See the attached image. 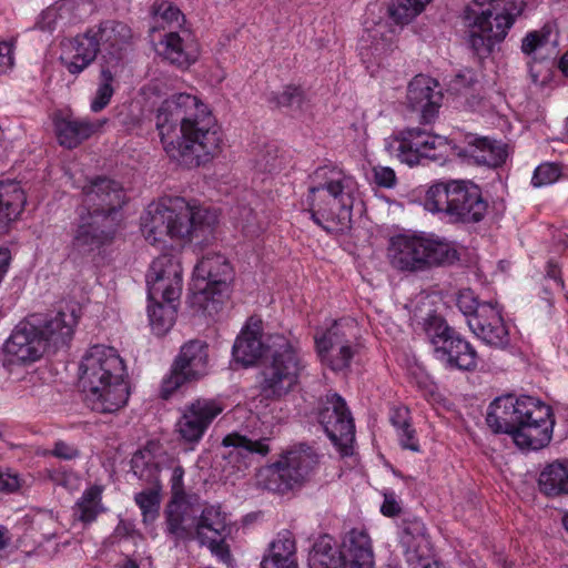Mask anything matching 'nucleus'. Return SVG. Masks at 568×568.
Instances as JSON below:
<instances>
[{"label": "nucleus", "instance_id": "cd10ccee", "mask_svg": "<svg viewBox=\"0 0 568 568\" xmlns=\"http://www.w3.org/2000/svg\"><path fill=\"white\" fill-rule=\"evenodd\" d=\"M106 122V119L91 120L73 115H57L53 119L58 141L60 145L67 149H74L80 145L83 141L100 132Z\"/></svg>", "mask_w": 568, "mask_h": 568}, {"label": "nucleus", "instance_id": "69168bd1", "mask_svg": "<svg viewBox=\"0 0 568 568\" xmlns=\"http://www.w3.org/2000/svg\"><path fill=\"white\" fill-rule=\"evenodd\" d=\"M390 422H392V425L397 429V432H400L402 429L409 426L410 422H409L408 408L407 407L395 408L390 416Z\"/></svg>", "mask_w": 568, "mask_h": 568}, {"label": "nucleus", "instance_id": "c03bdc74", "mask_svg": "<svg viewBox=\"0 0 568 568\" xmlns=\"http://www.w3.org/2000/svg\"><path fill=\"white\" fill-rule=\"evenodd\" d=\"M150 325L156 335H164L175 322L176 307L173 303L162 304L154 302L148 308Z\"/></svg>", "mask_w": 568, "mask_h": 568}, {"label": "nucleus", "instance_id": "4468645a", "mask_svg": "<svg viewBox=\"0 0 568 568\" xmlns=\"http://www.w3.org/2000/svg\"><path fill=\"white\" fill-rule=\"evenodd\" d=\"M447 148L446 139L433 135L419 128L406 129L392 136L386 144L389 154L395 155L402 163L414 166L420 160H439Z\"/></svg>", "mask_w": 568, "mask_h": 568}, {"label": "nucleus", "instance_id": "f257e3e1", "mask_svg": "<svg viewBox=\"0 0 568 568\" xmlns=\"http://www.w3.org/2000/svg\"><path fill=\"white\" fill-rule=\"evenodd\" d=\"M155 125L168 156L185 168L204 165L222 151V131L195 95L175 93L165 99L158 109Z\"/></svg>", "mask_w": 568, "mask_h": 568}, {"label": "nucleus", "instance_id": "bb28decb", "mask_svg": "<svg viewBox=\"0 0 568 568\" xmlns=\"http://www.w3.org/2000/svg\"><path fill=\"white\" fill-rule=\"evenodd\" d=\"M161 57L179 68L186 69L199 57V44L190 30H171L160 41Z\"/></svg>", "mask_w": 568, "mask_h": 568}, {"label": "nucleus", "instance_id": "7c9ffc66", "mask_svg": "<svg viewBox=\"0 0 568 568\" xmlns=\"http://www.w3.org/2000/svg\"><path fill=\"white\" fill-rule=\"evenodd\" d=\"M435 356L450 368L471 371L477 365L475 348L457 332L442 343V347L436 349Z\"/></svg>", "mask_w": 568, "mask_h": 568}, {"label": "nucleus", "instance_id": "9d476101", "mask_svg": "<svg viewBox=\"0 0 568 568\" xmlns=\"http://www.w3.org/2000/svg\"><path fill=\"white\" fill-rule=\"evenodd\" d=\"M232 273L230 262L220 253H207L195 265L192 284L193 303L204 314L214 316L223 308Z\"/></svg>", "mask_w": 568, "mask_h": 568}, {"label": "nucleus", "instance_id": "f8f14e48", "mask_svg": "<svg viewBox=\"0 0 568 568\" xmlns=\"http://www.w3.org/2000/svg\"><path fill=\"white\" fill-rule=\"evenodd\" d=\"M357 334L358 327L354 320L335 321L321 336H315L321 361L335 372L348 368L359 351Z\"/></svg>", "mask_w": 568, "mask_h": 568}, {"label": "nucleus", "instance_id": "393cba45", "mask_svg": "<svg viewBox=\"0 0 568 568\" xmlns=\"http://www.w3.org/2000/svg\"><path fill=\"white\" fill-rule=\"evenodd\" d=\"M468 326L477 337L490 346L505 348L509 344V332L500 310L491 302L483 305L476 316L469 317Z\"/></svg>", "mask_w": 568, "mask_h": 568}, {"label": "nucleus", "instance_id": "412c9836", "mask_svg": "<svg viewBox=\"0 0 568 568\" xmlns=\"http://www.w3.org/2000/svg\"><path fill=\"white\" fill-rule=\"evenodd\" d=\"M536 398L521 396L515 398L511 395L496 398L488 408L486 423L495 434H508L514 436L519 422L525 418Z\"/></svg>", "mask_w": 568, "mask_h": 568}, {"label": "nucleus", "instance_id": "1a4fd4ad", "mask_svg": "<svg viewBox=\"0 0 568 568\" xmlns=\"http://www.w3.org/2000/svg\"><path fill=\"white\" fill-rule=\"evenodd\" d=\"M310 568H373L374 552L366 531L352 529L336 547L329 536H323L314 544L308 557Z\"/></svg>", "mask_w": 568, "mask_h": 568}, {"label": "nucleus", "instance_id": "0eeeda50", "mask_svg": "<svg viewBox=\"0 0 568 568\" xmlns=\"http://www.w3.org/2000/svg\"><path fill=\"white\" fill-rule=\"evenodd\" d=\"M305 362L296 344L282 335L272 337L261 371L260 395L280 399L297 385Z\"/></svg>", "mask_w": 568, "mask_h": 568}, {"label": "nucleus", "instance_id": "603ef678", "mask_svg": "<svg viewBox=\"0 0 568 568\" xmlns=\"http://www.w3.org/2000/svg\"><path fill=\"white\" fill-rule=\"evenodd\" d=\"M193 381L184 372L180 371L174 364L172 365L171 372L162 381L161 385V397L168 399L178 388H180L185 382Z\"/></svg>", "mask_w": 568, "mask_h": 568}, {"label": "nucleus", "instance_id": "09e8293b", "mask_svg": "<svg viewBox=\"0 0 568 568\" xmlns=\"http://www.w3.org/2000/svg\"><path fill=\"white\" fill-rule=\"evenodd\" d=\"M424 331L429 342L434 346V353L442 347V343L447 341L455 331L450 328L445 320L438 315H429L424 321Z\"/></svg>", "mask_w": 568, "mask_h": 568}, {"label": "nucleus", "instance_id": "c9c22d12", "mask_svg": "<svg viewBox=\"0 0 568 568\" xmlns=\"http://www.w3.org/2000/svg\"><path fill=\"white\" fill-rule=\"evenodd\" d=\"M26 202L27 196L20 182L0 180V227L19 217Z\"/></svg>", "mask_w": 568, "mask_h": 568}, {"label": "nucleus", "instance_id": "3c124183", "mask_svg": "<svg viewBox=\"0 0 568 568\" xmlns=\"http://www.w3.org/2000/svg\"><path fill=\"white\" fill-rule=\"evenodd\" d=\"M27 485V477L20 475L18 471L10 468H0V493L13 494Z\"/></svg>", "mask_w": 568, "mask_h": 568}, {"label": "nucleus", "instance_id": "39448f33", "mask_svg": "<svg viewBox=\"0 0 568 568\" xmlns=\"http://www.w3.org/2000/svg\"><path fill=\"white\" fill-rule=\"evenodd\" d=\"M525 4L517 0H473L463 11L469 28L468 44L480 59L487 58L503 42Z\"/></svg>", "mask_w": 568, "mask_h": 568}, {"label": "nucleus", "instance_id": "a18cd8bd", "mask_svg": "<svg viewBox=\"0 0 568 568\" xmlns=\"http://www.w3.org/2000/svg\"><path fill=\"white\" fill-rule=\"evenodd\" d=\"M111 68L112 67H101L98 88L90 103V109L94 113L105 109L114 94V74Z\"/></svg>", "mask_w": 568, "mask_h": 568}, {"label": "nucleus", "instance_id": "a878e982", "mask_svg": "<svg viewBox=\"0 0 568 568\" xmlns=\"http://www.w3.org/2000/svg\"><path fill=\"white\" fill-rule=\"evenodd\" d=\"M438 82L427 75L418 74L408 84L407 101L413 110L420 111L425 123L432 122L442 105L443 94L436 90Z\"/></svg>", "mask_w": 568, "mask_h": 568}, {"label": "nucleus", "instance_id": "6e6d98bb", "mask_svg": "<svg viewBox=\"0 0 568 568\" xmlns=\"http://www.w3.org/2000/svg\"><path fill=\"white\" fill-rule=\"evenodd\" d=\"M239 220L243 232L248 236H255L262 231L257 215L251 207H243L239 212Z\"/></svg>", "mask_w": 568, "mask_h": 568}, {"label": "nucleus", "instance_id": "c756f323", "mask_svg": "<svg viewBox=\"0 0 568 568\" xmlns=\"http://www.w3.org/2000/svg\"><path fill=\"white\" fill-rule=\"evenodd\" d=\"M459 154L473 159L477 164L489 168L503 165L508 156L505 143L475 135L466 136V144Z\"/></svg>", "mask_w": 568, "mask_h": 568}, {"label": "nucleus", "instance_id": "c85d7f7f", "mask_svg": "<svg viewBox=\"0 0 568 568\" xmlns=\"http://www.w3.org/2000/svg\"><path fill=\"white\" fill-rule=\"evenodd\" d=\"M67 48L69 53L62 57L61 61L68 72L73 75L84 71L97 59L101 50L99 39L92 28L69 40Z\"/></svg>", "mask_w": 568, "mask_h": 568}, {"label": "nucleus", "instance_id": "ea45409f", "mask_svg": "<svg viewBox=\"0 0 568 568\" xmlns=\"http://www.w3.org/2000/svg\"><path fill=\"white\" fill-rule=\"evenodd\" d=\"M103 488L93 485L87 488L73 508V516L83 524L93 523L105 510L102 505Z\"/></svg>", "mask_w": 568, "mask_h": 568}, {"label": "nucleus", "instance_id": "0e129e2a", "mask_svg": "<svg viewBox=\"0 0 568 568\" xmlns=\"http://www.w3.org/2000/svg\"><path fill=\"white\" fill-rule=\"evenodd\" d=\"M52 455L61 459L71 460L77 458L80 453L75 447L64 442H57L52 449Z\"/></svg>", "mask_w": 568, "mask_h": 568}, {"label": "nucleus", "instance_id": "f704fd0d", "mask_svg": "<svg viewBox=\"0 0 568 568\" xmlns=\"http://www.w3.org/2000/svg\"><path fill=\"white\" fill-rule=\"evenodd\" d=\"M296 546L291 531L277 534L264 555L261 568H297Z\"/></svg>", "mask_w": 568, "mask_h": 568}, {"label": "nucleus", "instance_id": "f03ea898", "mask_svg": "<svg viewBox=\"0 0 568 568\" xmlns=\"http://www.w3.org/2000/svg\"><path fill=\"white\" fill-rule=\"evenodd\" d=\"M79 374L84 402L92 410L112 414L126 405L130 396L126 367L113 347H90L81 359Z\"/></svg>", "mask_w": 568, "mask_h": 568}, {"label": "nucleus", "instance_id": "ddd939ff", "mask_svg": "<svg viewBox=\"0 0 568 568\" xmlns=\"http://www.w3.org/2000/svg\"><path fill=\"white\" fill-rule=\"evenodd\" d=\"M118 219L82 207L72 229L71 248L79 255H89L112 243Z\"/></svg>", "mask_w": 568, "mask_h": 568}, {"label": "nucleus", "instance_id": "8fccbe9b", "mask_svg": "<svg viewBox=\"0 0 568 568\" xmlns=\"http://www.w3.org/2000/svg\"><path fill=\"white\" fill-rule=\"evenodd\" d=\"M561 175V169L557 163H542L538 165L532 174L531 184L534 187H541L555 183Z\"/></svg>", "mask_w": 568, "mask_h": 568}, {"label": "nucleus", "instance_id": "680f3d73", "mask_svg": "<svg viewBox=\"0 0 568 568\" xmlns=\"http://www.w3.org/2000/svg\"><path fill=\"white\" fill-rule=\"evenodd\" d=\"M375 183L383 187H392L396 182V175L390 168L378 166L374 169Z\"/></svg>", "mask_w": 568, "mask_h": 568}, {"label": "nucleus", "instance_id": "5fc2aeb1", "mask_svg": "<svg viewBox=\"0 0 568 568\" xmlns=\"http://www.w3.org/2000/svg\"><path fill=\"white\" fill-rule=\"evenodd\" d=\"M255 165L261 172H273L278 169L277 150L274 146H267L261 151L255 160Z\"/></svg>", "mask_w": 568, "mask_h": 568}, {"label": "nucleus", "instance_id": "864d4df0", "mask_svg": "<svg viewBox=\"0 0 568 568\" xmlns=\"http://www.w3.org/2000/svg\"><path fill=\"white\" fill-rule=\"evenodd\" d=\"M488 302L480 303L477 296L471 290H463L457 296V306L460 312L466 316L467 321L469 317H474L479 313V308L483 305H487Z\"/></svg>", "mask_w": 568, "mask_h": 568}, {"label": "nucleus", "instance_id": "2f4dec72", "mask_svg": "<svg viewBox=\"0 0 568 568\" xmlns=\"http://www.w3.org/2000/svg\"><path fill=\"white\" fill-rule=\"evenodd\" d=\"M261 321L251 317L242 328L233 345L232 354L244 366L254 364L263 354Z\"/></svg>", "mask_w": 568, "mask_h": 568}, {"label": "nucleus", "instance_id": "4c0bfd02", "mask_svg": "<svg viewBox=\"0 0 568 568\" xmlns=\"http://www.w3.org/2000/svg\"><path fill=\"white\" fill-rule=\"evenodd\" d=\"M539 489L547 496L568 494V460L548 465L539 475Z\"/></svg>", "mask_w": 568, "mask_h": 568}, {"label": "nucleus", "instance_id": "79ce46f5", "mask_svg": "<svg viewBox=\"0 0 568 568\" xmlns=\"http://www.w3.org/2000/svg\"><path fill=\"white\" fill-rule=\"evenodd\" d=\"M429 2L430 0H390L388 16L397 24H408Z\"/></svg>", "mask_w": 568, "mask_h": 568}, {"label": "nucleus", "instance_id": "bf43d9fd", "mask_svg": "<svg viewBox=\"0 0 568 568\" xmlns=\"http://www.w3.org/2000/svg\"><path fill=\"white\" fill-rule=\"evenodd\" d=\"M59 18V10L55 7H49L43 10L40 14V18L37 22L39 29L43 31H52L57 27Z\"/></svg>", "mask_w": 568, "mask_h": 568}, {"label": "nucleus", "instance_id": "20e7f679", "mask_svg": "<svg viewBox=\"0 0 568 568\" xmlns=\"http://www.w3.org/2000/svg\"><path fill=\"white\" fill-rule=\"evenodd\" d=\"M314 185L306 196L311 219L327 233L338 234L351 227L355 182L335 166H321L312 175Z\"/></svg>", "mask_w": 568, "mask_h": 568}, {"label": "nucleus", "instance_id": "2eb2a0df", "mask_svg": "<svg viewBox=\"0 0 568 568\" xmlns=\"http://www.w3.org/2000/svg\"><path fill=\"white\" fill-rule=\"evenodd\" d=\"M318 422L331 442L347 456L355 440V424L345 399L337 393H327L321 400Z\"/></svg>", "mask_w": 568, "mask_h": 568}, {"label": "nucleus", "instance_id": "72a5a7b5", "mask_svg": "<svg viewBox=\"0 0 568 568\" xmlns=\"http://www.w3.org/2000/svg\"><path fill=\"white\" fill-rule=\"evenodd\" d=\"M173 364L193 381L205 376L209 372V345L201 339L184 343Z\"/></svg>", "mask_w": 568, "mask_h": 568}, {"label": "nucleus", "instance_id": "9b49d317", "mask_svg": "<svg viewBox=\"0 0 568 568\" xmlns=\"http://www.w3.org/2000/svg\"><path fill=\"white\" fill-rule=\"evenodd\" d=\"M317 464V455L311 449L288 452L278 462L262 468L258 481L270 491L285 494L301 486Z\"/></svg>", "mask_w": 568, "mask_h": 568}, {"label": "nucleus", "instance_id": "7ed1b4c3", "mask_svg": "<svg viewBox=\"0 0 568 568\" xmlns=\"http://www.w3.org/2000/svg\"><path fill=\"white\" fill-rule=\"evenodd\" d=\"M214 212L191 206L182 197H168L151 203L141 216V230L145 240L155 245L165 237L207 242L216 224Z\"/></svg>", "mask_w": 568, "mask_h": 568}, {"label": "nucleus", "instance_id": "774afa93", "mask_svg": "<svg viewBox=\"0 0 568 568\" xmlns=\"http://www.w3.org/2000/svg\"><path fill=\"white\" fill-rule=\"evenodd\" d=\"M11 258L10 250L8 247H0V284L9 271Z\"/></svg>", "mask_w": 568, "mask_h": 568}, {"label": "nucleus", "instance_id": "6e6552de", "mask_svg": "<svg viewBox=\"0 0 568 568\" xmlns=\"http://www.w3.org/2000/svg\"><path fill=\"white\" fill-rule=\"evenodd\" d=\"M387 257L397 271L415 273L453 264L458 260V253L443 239L399 234L390 239Z\"/></svg>", "mask_w": 568, "mask_h": 568}, {"label": "nucleus", "instance_id": "338daca9", "mask_svg": "<svg viewBox=\"0 0 568 568\" xmlns=\"http://www.w3.org/2000/svg\"><path fill=\"white\" fill-rule=\"evenodd\" d=\"M381 511L387 517H393L400 513V506L393 496L386 495Z\"/></svg>", "mask_w": 568, "mask_h": 568}, {"label": "nucleus", "instance_id": "4be33fe9", "mask_svg": "<svg viewBox=\"0 0 568 568\" xmlns=\"http://www.w3.org/2000/svg\"><path fill=\"white\" fill-rule=\"evenodd\" d=\"M36 325H39V335L45 343L48 353H55L67 347L72 339L78 315L74 310L59 311L45 316L31 315Z\"/></svg>", "mask_w": 568, "mask_h": 568}, {"label": "nucleus", "instance_id": "b1692460", "mask_svg": "<svg viewBox=\"0 0 568 568\" xmlns=\"http://www.w3.org/2000/svg\"><path fill=\"white\" fill-rule=\"evenodd\" d=\"M92 29L99 39L100 48L104 51V67H118L124 52L132 44L133 32L131 28L121 21L106 20Z\"/></svg>", "mask_w": 568, "mask_h": 568}, {"label": "nucleus", "instance_id": "de8ad7c7", "mask_svg": "<svg viewBox=\"0 0 568 568\" xmlns=\"http://www.w3.org/2000/svg\"><path fill=\"white\" fill-rule=\"evenodd\" d=\"M161 486H150L134 496V501L141 509L143 521H154L160 513V496Z\"/></svg>", "mask_w": 568, "mask_h": 568}, {"label": "nucleus", "instance_id": "052dcab7", "mask_svg": "<svg viewBox=\"0 0 568 568\" xmlns=\"http://www.w3.org/2000/svg\"><path fill=\"white\" fill-rule=\"evenodd\" d=\"M13 67V41L0 42V74Z\"/></svg>", "mask_w": 568, "mask_h": 568}, {"label": "nucleus", "instance_id": "f3484780", "mask_svg": "<svg viewBox=\"0 0 568 568\" xmlns=\"http://www.w3.org/2000/svg\"><path fill=\"white\" fill-rule=\"evenodd\" d=\"M528 409V414L519 422L513 440L521 449L538 450L550 443L555 418L551 407L537 399Z\"/></svg>", "mask_w": 568, "mask_h": 568}, {"label": "nucleus", "instance_id": "e2e57ef3", "mask_svg": "<svg viewBox=\"0 0 568 568\" xmlns=\"http://www.w3.org/2000/svg\"><path fill=\"white\" fill-rule=\"evenodd\" d=\"M399 437V443L403 448L410 449L412 452H419V445L415 437L416 432L412 427V425L407 426L406 428L402 429L400 432H397Z\"/></svg>", "mask_w": 568, "mask_h": 568}, {"label": "nucleus", "instance_id": "a211bd4d", "mask_svg": "<svg viewBox=\"0 0 568 568\" xmlns=\"http://www.w3.org/2000/svg\"><path fill=\"white\" fill-rule=\"evenodd\" d=\"M223 409V404L213 398H197L185 405L176 423L180 437L187 444H197Z\"/></svg>", "mask_w": 568, "mask_h": 568}, {"label": "nucleus", "instance_id": "e433bc0d", "mask_svg": "<svg viewBox=\"0 0 568 568\" xmlns=\"http://www.w3.org/2000/svg\"><path fill=\"white\" fill-rule=\"evenodd\" d=\"M399 540L407 555L412 554L422 560L424 549L427 548L429 544L424 523L415 517L403 519Z\"/></svg>", "mask_w": 568, "mask_h": 568}, {"label": "nucleus", "instance_id": "13d9d810", "mask_svg": "<svg viewBox=\"0 0 568 568\" xmlns=\"http://www.w3.org/2000/svg\"><path fill=\"white\" fill-rule=\"evenodd\" d=\"M547 42V34L541 31H531L526 34L521 41V51L525 54H531L537 49L545 45Z\"/></svg>", "mask_w": 568, "mask_h": 568}, {"label": "nucleus", "instance_id": "473e14b6", "mask_svg": "<svg viewBox=\"0 0 568 568\" xmlns=\"http://www.w3.org/2000/svg\"><path fill=\"white\" fill-rule=\"evenodd\" d=\"M187 503L170 501L165 509V532L175 542L196 539V516Z\"/></svg>", "mask_w": 568, "mask_h": 568}, {"label": "nucleus", "instance_id": "37998d69", "mask_svg": "<svg viewBox=\"0 0 568 568\" xmlns=\"http://www.w3.org/2000/svg\"><path fill=\"white\" fill-rule=\"evenodd\" d=\"M268 101L277 108H287L293 111L302 112L307 106V99L301 87L288 84L282 91L271 92Z\"/></svg>", "mask_w": 568, "mask_h": 568}, {"label": "nucleus", "instance_id": "423d86ee", "mask_svg": "<svg viewBox=\"0 0 568 568\" xmlns=\"http://www.w3.org/2000/svg\"><path fill=\"white\" fill-rule=\"evenodd\" d=\"M424 206L449 223H478L484 219L488 204L473 181L447 180L428 187Z\"/></svg>", "mask_w": 568, "mask_h": 568}, {"label": "nucleus", "instance_id": "5701e85b", "mask_svg": "<svg viewBox=\"0 0 568 568\" xmlns=\"http://www.w3.org/2000/svg\"><path fill=\"white\" fill-rule=\"evenodd\" d=\"M82 193L84 209L115 217L125 202V194L120 183L106 178L90 181L82 187Z\"/></svg>", "mask_w": 568, "mask_h": 568}, {"label": "nucleus", "instance_id": "aec40b11", "mask_svg": "<svg viewBox=\"0 0 568 568\" xmlns=\"http://www.w3.org/2000/svg\"><path fill=\"white\" fill-rule=\"evenodd\" d=\"M38 327L31 315L14 327L4 344V353L12 364H31L48 353Z\"/></svg>", "mask_w": 568, "mask_h": 568}, {"label": "nucleus", "instance_id": "a19ab883", "mask_svg": "<svg viewBox=\"0 0 568 568\" xmlns=\"http://www.w3.org/2000/svg\"><path fill=\"white\" fill-rule=\"evenodd\" d=\"M131 470L139 480L150 486H161L160 466L149 449L138 450L132 456Z\"/></svg>", "mask_w": 568, "mask_h": 568}, {"label": "nucleus", "instance_id": "4d7b16f0", "mask_svg": "<svg viewBox=\"0 0 568 568\" xmlns=\"http://www.w3.org/2000/svg\"><path fill=\"white\" fill-rule=\"evenodd\" d=\"M184 469L181 466H176L172 470L171 476V491H172V500L176 503H187L186 494L184 491L183 485Z\"/></svg>", "mask_w": 568, "mask_h": 568}, {"label": "nucleus", "instance_id": "6ab92c4d", "mask_svg": "<svg viewBox=\"0 0 568 568\" xmlns=\"http://www.w3.org/2000/svg\"><path fill=\"white\" fill-rule=\"evenodd\" d=\"M231 530L226 514L220 506L205 507L195 525L196 539L200 544L207 546L211 552L224 562L231 558L230 548L225 542Z\"/></svg>", "mask_w": 568, "mask_h": 568}, {"label": "nucleus", "instance_id": "dca6fc26", "mask_svg": "<svg viewBox=\"0 0 568 568\" xmlns=\"http://www.w3.org/2000/svg\"><path fill=\"white\" fill-rule=\"evenodd\" d=\"M148 296L152 302L173 303L182 292V267L172 255L153 260L146 274Z\"/></svg>", "mask_w": 568, "mask_h": 568}, {"label": "nucleus", "instance_id": "58836bf2", "mask_svg": "<svg viewBox=\"0 0 568 568\" xmlns=\"http://www.w3.org/2000/svg\"><path fill=\"white\" fill-rule=\"evenodd\" d=\"M267 442L268 438L251 439L244 435L233 432L222 439V446L232 448L229 453V457L245 458L251 454L266 456L270 453Z\"/></svg>", "mask_w": 568, "mask_h": 568}, {"label": "nucleus", "instance_id": "49530a36", "mask_svg": "<svg viewBox=\"0 0 568 568\" xmlns=\"http://www.w3.org/2000/svg\"><path fill=\"white\" fill-rule=\"evenodd\" d=\"M152 13L161 28L183 29L185 17L175 4L166 1L155 2Z\"/></svg>", "mask_w": 568, "mask_h": 568}]
</instances>
